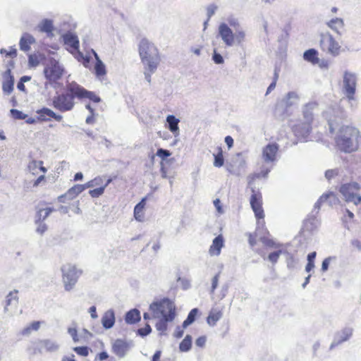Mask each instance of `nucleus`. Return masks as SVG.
Returning <instances> with one entry per match:
<instances>
[{"instance_id": "32", "label": "nucleus", "mask_w": 361, "mask_h": 361, "mask_svg": "<svg viewBox=\"0 0 361 361\" xmlns=\"http://www.w3.org/2000/svg\"><path fill=\"white\" fill-rule=\"evenodd\" d=\"M318 51L314 49H310L305 51L303 54V58L305 61L317 64L319 63Z\"/></svg>"}, {"instance_id": "20", "label": "nucleus", "mask_w": 361, "mask_h": 361, "mask_svg": "<svg viewBox=\"0 0 361 361\" xmlns=\"http://www.w3.org/2000/svg\"><path fill=\"white\" fill-rule=\"evenodd\" d=\"M327 202L330 206L336 204L338 202V199L334 192H329L322 195L317 202L314 204V209L319 210L322 203Z\"/></svg>"}, {"instance_id": "24", "label": "nucleus", "mask_w": 361, "mask_h": 361, "mask_svg": "<svg viewBox=\"0 0 361 361\" xmlns=\"http://www.w3.org/2000/svg\"><path fill=\"white\" fill-rule=\"evenodd\" d=\"M64 44L69 46L75 51L79 49V39L76 35L68 32L63 35Z\"/></svg>"}, {"instance_id": "1", "label": "nucleus", "mask_w": 361, "mask_h": 361, "mask_svg": "<svg viewBox=\"0 0 361 361\" xmlns=\"http://www.w3.org/2000/svg\"><path fill=\"white\" fill-rule=\"evenodd\" d=\"M327 119L329 131L332 133L337 128L338 130L334 137L336 147L345 153H351L357 150L359 147L358 137L360 131L357 128L350 126H340L342 112L337 109H329L324 113Z\"/></svg>"}, {"instance_id": "33", "label": "nucleus", "mask_w": 361, "mask_h": 361, "mask_svg": "<svg viewBox=\"0 0 361 361\" xmlns=\"http://www.w3.org/2000/svg\"><path fill=\"white\" fill-rule=\"evenodd\" d=\"M270 172V169H262L259 173L251 174L247 177L248 179V186L252 188L254 186V181L256 178H267L269 173Z\"/></svg>"}, {"instance_id": "4", "label": "nucleus", "mask_w": 361, "mask_h": 361, "mask_svg": "<svg viewBox=\"0 0 361 361\" xmlns=\"http://www.w3.org/2000/svg\"><path fill=\"white\" fill-rule=\"evenodd\" d=\"M153 317L155 319H164L167 316L176 317V307L174 303L169 298L152 302L149 305Z\"/></svg>"}, {"instance_id": "5", "label": "nucleus", "mask_w": 361, "mask_h": 361, "mask_svg": "<svg viewBox=\"0 0 361 361\" xmlns=\"http://www.w3.org/2000/svg\"><path fill=\"white\" fill-rule=\"evenodd\" d=\"M357 75L355 73L345 71L343 75L342 92L345 96L350 106H353V102L355 100V94L357 87Z\"/></svg>"}, {"instance_id": "10", "label": "nucleus", "mask_w": 361, "mask_h": 361, "mask_svg": "<svg viewBox=\"0 0 361 361\" xmlns=\"http://www.w3.org/2000/svg\"><path fill=\"white\" fill-rule=\"evenodd\" d=\"M252 195L250 197V205L257 219H260L264 217L262 209V195L256 190L255 187L251 188Z\"/></svg>"}, {"instance_id": "63", "label": "nucleus", "mask_w": 361, "mask_h": 361, "mask_svg": "<svg viewBox=\"0 0 361 361\" xmlns=\"http://www.w3.org/2000/svg\"><path fill=\"white\" fill-rule=\"evenodd\" d=\"M351 245L357 248L359 251H361V242L357 239H354L351 241Z\"/></svg>"}, {"instance_id": "35", "label": "nucleus", "mask_w": 361, "mask_h": 361, "mask_svg": "<svg viewBox=\"0 0 361 361\" xmlns=\"http://www.w3.org/2000/svg\"><path fill=\"white\" fill-rule=\"evenodd\" d=\"M53 209L51 207H47L45 209H39L36 215L35 224H38V222H43L49 214L53 212Z\"/></svg>"}, {"instance_id": "49", "label": "nucleus", "mask_w": 361, "mask_h": 361, "mask_svg": "<svg viewBox=\"0 0 361 361\" xmlns=\"http://www.w3.org/2000/svg\"><path fill=\"white\" fill-rule=\"evenodd\" d=\"M339 173L338 169H329L325 172V178L330 180L331 178L337 176Z\"/></svg>"}, {"instance_id": "21", "label": "nucleus", "mask_w": 361, "mask_h": 361, "mask_svg": "<svg viewBox=\"0 0 361 361\" xmlns=\"http://www.w3.org/2000/svg\"><path fill=\"white\" fill-rule=\"evenodd\" d=\"M299 102V96L295 92H289L283 98L281 104L286 109L297 105Z\"/></svg>"}, {"instance_id": "3", "label": "nucleus", "mask_w": 361, "mask_h": 361, "mask_svg": "<svg viewBox=\"0 0 361 361\" xmlns=\"http://www.w3.org/2000/svg\"><path fill=\"white\" fill-rule=\"evenodd\" d=\"M77 82H68L66 85L65 91L61 94L55 95L52 98V106L54 109L61 112L71 111L75 106V98H78V90L75 89Z\"/></svg>"}, {"instance_id": "41", "label": "nucleus", "mask_w": 361, "mask_h": 361, "mask_svg": "<svg viewBox=\"0 0 361 361\" xmlns=\"http://www.w3.org/2000/svg\"><path fill=\"white\" fill-rule=\"evenodd\" d=\"M214 166L215 167H221L224 164V158L223 156V151L221 147H218V153L214 154Z\"/></svg>"}, {"instance_id": "40", "label": "nucleus", "mask_w": 361, "mask_h": 361, "mask_svg": "<svg viewBox=\"0 0 361 361\" xmlns=\"http://www.w3.org/2000/svg\"><path fill=\"white\" fill-rule=\"evenodd\" d=\"M197 312V308H193L190 310L186 319L183 323V328H186L188 326L192 324L195 322Z\"/></svg>"}, {"instance_id": "11", "label": "nucleus", "mask_w": 361, "mask_h": 361, "mask_svg": "<svg viewBox=\"0 0 361 361\" xmlns=\"http://www.w3.org/2000/svg\"><path fill=\"white\" fill-rule=\"evenodd\" d=\"M133 347L134 343L133 341L116 339L113 343L112 351L119 358H123Z\"/></svg>"}, {"instance_id": "6", "label": "nucleus", "mask_w": 361, "mask_h": 361, "mask_svg": "<svg viewBox=\"0 0 361 361\" xmlns=\"http://www.w3.org/2000/svg\"><path fill=\"white\" fill-rule=\"evenodd\" d=\"M61 271L65 290L70 291L75 286L82 271L71 264L63 265Z\"/></svg>"}, {"instance_id": "59", "label": "nucleus", "mask_w": 361, "mask_h": 361, "mask_svg": "<svg viewBox=\"0 0 361 361\" xmlns=\"http://www.w3.org/2000/svg\"><path fill=\"white\" fill-rule=\"evenodd\" d=\"M331 259L332 258L331 257H329L325 258L323 260V262L322 263V268H321V269H322V271L323 272H325V271H326L328 270L329 266V264H330V262H331Z\"/></svg>"}, {"instance_id": "55", "label": "nucleus", "mask_w": 361, "mask_h": 361, "mask_svg": "<svg viewBox=\"0 0 361 361\" xmlns=\"http://www.w3.org/2000/svg\"><path fill=\"white\" fill-rule=\"evenodd\" d=\"M228 25L233 27H234L235 29V30L237 29H239L240 27V23H239V21L237 18H233V17H230L228 18Z\"/></svg>"}, {"instance_id": "12", "label": "nucleus", "mask_w": 361, "mask_h": 361, "mask_svg": "<svg viewBox=\"0 0 361 361\" xmlns=\"http://www.w3.org/2000/svg\"><path fill=\"white\" fill-rule=\"evenodd\" d=\"M279 145L276 142H270L262 148V158L266 164L275 162L279 152Z\"/></svg>"}, {"instance_id": "7", "label": "nucleus", "mask_w": 361, "mask_h": 361, "mask_svg": "<svg viewBox=\"0 0 361 361\" xmlns=\"http://www.w3.org/2000/svg\"><path fill=\"white\" fill-rule=\"evenodd\" d=\"M43 73L45 78L51 84L62 77L64 73V68L59 61L51 58L44 67Z\"/></svg>"}, {"instance_id": "48", "label": "nucleus", "mask_w": 361, "mask_h": 361, "mask_svg": "<svg viewBox=\"0 0 361 361\" xmlns=\"http://www.w3.org/2000/svg\"><path fill=\"white\" fill-rule=\"evenodd\" d=\"M152 331V328L149 324H147L145 327L140 328L137 330V334L142 337L146 336Z\"/></svg>"}, {"instance_id": "37", "label": "nucleus", "mask_w": 361, "mask_h": 361, "mask_svg": "<svg viewBox=\"0 0 361 361\" xmlns=\"http://www.w3.org/2000/svg\"><path fill=\"white\" fill-rule=\"evenodd\" d=\"M145 204V199H142L141 202L137 204L134 208V216L136 220L142 221L143 218V209Z\"/></svg>"}, {"instance_id": "17", "label": "nucleus", "mask_w": 361, "mask_h": 361, "mask_svg": "<svg viewBox=\"0 0 361 361\" xmlns=\"http://www.w3.org/2000/svg\"><path fill=\"white\" fill-rule=\"evenodd\" d=\"M84 191V187L82 185H75L71 188L65 194L59 196V202L65 203L67 200L75 198L77 195Z\"/></svg>"}, {"instance_id": "57", "label": "nucleus", "mask_w": 361, "mask_h": 361, "mask_svg": "<svg viewBox=\"0 0 361 361\" xmlns=\"http://www.w3.org/2000/svg\"><path fill=\"white\" fill-rule=\"evenodd\" d=\"M36 231L37 233L42 235L47 230V225L43 222H38Z\"/></svg>"}, {"instance_id": "18", "label": "nucleus", "mask_w": 361, "mask_h": 361, "mask_svg": "<svg viewBox=\"0 0 361 361\" xmlns=\"http://www.w3.org/2000/svg\"><path fill=\"white\" fill-rule=\"evenodd\" d=\"M76 88H77V89H75L76 91L78 90V92H76L78 94V99L87 98L94 102H96V103H98L100 102L101 99H100L99 97H98L97 94H95L93 92L87 90L83 87L78 85V83H77Z\"/></svg>"}, {"instance_id": "43", "label": "nucleus", "mask_w": 361, "mask_h": 361, "mask_svg": "<svg viewBox=\"0 0 361 361\" xmlns=\"http://www.w3.org/2000/svg\"><path fill=\"white\" fill-rule=\"evenodd\" d=\"M245 32L243 29H237L234 33V44H241L245 38Z\"/></svg>"}, {"instance_id": "22", "label": "nucleus", "mask_w": 361, "mask_h": 361, "mask_svg": "<svg viewBox=\"0 0 361 361\" xmlns=\"http://www.w3.org/2000/svg\"><path fill=\"white\" fill-rule=\"evenodd\" d=\"M317 104L315 102H310L304 106L302 109V116L304 122H308L312 124L314 119V110L317 108Z\"/></svg>"}, {"instance_id": "34", "label": "nucleus", "mask_w": 361, "mask_h": 361, "mask_svg": "<svg viewBox=\"0 0 361 361\" xmlns=\"http://www.w3.org/2000/svg\"><path fill=\"white\" fill-rule=\"evenodd\" d=\"M174 319L172 316H167L164 319H158L159 321L156 324L157 330L164 333L167 330L168 323L171 322Z\"/></svg>"}, {"instance_id": "29", "label": "nucleus", "mask_w": 361, "mask_h": 361, "mask_svg": "<svg viewBox=\"0 0 361 361\" xmlns=\"http://www.w3.org/2000/svg\"><path fill=\"white\" fill-rule=\"evenodd\" d=\"M41 347L45 348L46 351L54 353L59 349V345L56 341L51 339H44L39 341Z\"/></svg>"}, {"instance_id": "47", "label": "nucleus", "mask_w": 361, "mask_h": 361, "mask_svg": "<svg viewBox=\"0 0 361 361\" xmlns=\"http://www.w3.org/2000/svg\"><path fill=\"white\" fill-rule=\"evenodd\" d=\"M218 9V6L214 4H209L207 7V20H209V19L211 18V17L214 15V13H216V11H217Z\"/></svg>"}, {"instance_id": "16", "label": "nucleus", "mask_w": 361, "mask_h": 361, "mask_svg": "<svg viewBox=\"0 0 361 361\" xmlns=\"http://www.w3.org/2000/svg\"><path fill=\"white\" fill-rule=\"evenodd\" d=\"M353 332V328L349 326L345 327L341 331H338L330 345V349H333L334 347L338 345L343 342L348 341L351 337Z\"/></svg>"}, {"instance_id": "15", "label": "nucleus", "mask_w": 361, "mask_h": 361, "mask_svg": "<svg viewBox=\"0 0 361 361\" xmlns=\"http://www.w3.org/2000/svg\"><path fill=\"white\" fill-rule=\"evenodd\" d=\"M2 90L3 92L9 95L12 93L14 89V77L11 73L10 68H8L3 74Z\"/></svg>"}, {"instance_id": "30", "label": "nucleus", "mask_w": 361, "mask_h": 361, "mask_svg": "<svg viewBox=\"0 0 361 361\" xmlns=\"http://www.w3.org/2000/svg\"><path fill=\"white\" fill-rule=\"evenodd\" d=\"M18 290H15L13 291L9 292V293L6 297V305L4 307V311L5 313L8 312V306L11 305L13 303L16 306L18 302V297L17 296Z\"/></svg>"}, {"instance_id": "51", "label": "nucleus", "mask_w": 361, "mask_h": 361, "mask_svg": "<svg viewBox=\"0 0 361 361\" xmlns=\"http://www.w3.org/2000/svg\"><path fill=\"white\" fill-rule=\"evenodd\" d=\"M156 155L164 160L171 155V152L167 149L159 148L157 151Z\"/></svg>"}, {"instance_id": "62", "label": "nucleus", "mask_w": 361, "mask_h": 361, "mask_svg": "<svg viewBox=\"0 0 361 361\" xmlns=\"http://www.w3.org/2000/svg\"><path fill=\"white\" fill-rule=\"evenodd\" d=\"M17 56V49L15 46L11 47L10 50L7 53V57L16 58Z\"/></svg>"}, {"instance_id": "36", "label": "nucleus", "mask_w": 361, "mask_h": 361, "mask_svg": "<svg viewBox=\"0 0 361 361\" xmlns=\"http://www.w3.org/2000/svg\"><path fill=\"white\" fill-rule=\"evenodd\" d=\"M39 29L42 32L51 33L54 30L53 22L49 19H44L39 25Z\"/></svg>"}, {"instance_id": "25", "label": "nucleus", "mask_w": 361, "mask_h": 361, "mask_svg": "<svg viewBox=\"0 0 361 361\" xmlns=\"http://www.w3.org/2000/svg\"><path fill=\"white\" fill-rule=\"evenodd\" d=\"M34 43H35L34 37L28 33H25L20 39V49L25 52L28 51L30 49V45Z\"/></svg>"}, {"instance_id": "26", "label": "nucleus", "mask_w": 361, "mask_h": 361, "mask_svg": "<svg viewBox=\"0 0 361 361\" xmlns=\"http://www.w3.org/2000/svg\"><path fill=\"white\" fill-rule=\"evenodd\" d=\"M102 324L104 329H109L115 324V313L113 310H107L102 318Z\"/></svg>"}, {"instance_id": "45", "label": "nucleus", "mask_w": 361, "mask_h": 361, "mask_svg": "<svg viewBox=\"0 0 361 361\" xmlns=\"http://www.w3.org/2000/svg\"><path fill=\"white\" fill-rule=\"evenodd\" d=\"M10 113L15 119H25L27 117L26 114L16 109H11Z\"/></svg>"}, {"instance_id": "50", "label": "nucleus", "mask_w": 361, "mask_h": 361, "mask_svg": "<svg viewBox=\"0 0 361 361\" xmlns=\"http://www.w3.org/2000/svg\"><path fill=\"white\" fill-rule=\"evenodd\" d=\"M282 251L278 250L276 252H271L269 256L268 259L270 262H271L273 264H275L277 262L280 255H281Z\"/></svg>"}, {"instance_id": "14", "label": "nucleus", "mask_w": 361, "mask_h": 361, "mask_svg": "<svg viewBox=\"0 0 361 361\" xmlns=\"http://www.w3.org/2000/svg\"><path fill=\"white\" fill-rule=\"evenodd\" d=\"M312 130V124L308 122L298 121L293 126V132L299 140H305Z\"/></svg>"}, {"instance_id": "44", "label": "nucleus", "mask_w": 361, "mask_h": 361, "mask_svg": "<svg viewBox=\"0 0 361 361\" xmlns=\"http://www.w3.org/2000/svg\"><path fill=\"white\" fill-rule=\"evenodd\" d=\"M73 350L79 355L86 357L89 354V348L87 346L75 347Z\"/></svg>"}, {"instance_id": "42", "label": "nucleus", "mask_w": 361, "mask_h": 361, "mask_svg": "<svg viewBox=\"0 0 361 361\" xmlns=\"http://www.w3.org/2000/svg\"><path fill=\"white\" fill-rule=\"evenodd\" d=\"M94 71L97 77L104 76L106 73V66L102 61L96 62L94 65Z\"/></svg>"}, {"instance_id": "60", "label": "nucleus", "mask_w": 361, "mask_h": 361, "mask_svg": "<svg viewBox=\"0 0 361 361\" xmlns=\"http://www.w3.org/2000/svg\"><path fill=\"white\" fill-rule=\"evenodd\" d=\"M43 164L42 161H32L30 163L28 168L30 171L34 170Z\"/></svg>"}, {"instance_id": "31", "label": "nucleus", "mask_w": 361, "mask_h": 361, "mask_svg": "<svg viewBox=\"0 0 361 361\" xmlns=\"http://www.w3.org/2000/svg\"><path fill=\"white\" fill-rule=\"evenodd\" d=\"M222 312L220 310H212L207 318V324L211 326H214L216 322L222 317Z\"/></svg>"}, {"instance_id": "64", "label": "nucleus", "mask_w": 361, "mask_h": 361, "mask_svg": "<svg viewBox=\"0 0 361 361\" xmlns=\"http://www.w3.org/2000/svg\"><path fill=\"white\" fill-rule=\"evenodd\" d=\"M225 142L227 145L228 149L231 148L233 145V139L228 135L225 137Z\"/></svg>"}, {"instance_id": "58", "label": "nucleus", "mask_w": 361, "mask_h": 361, "mask_svg": "<svg viewBox=\"0 0 361 361\" xmlns=\"http://www.w3.org/2000/svg\"><path fill=\"white\" fill-rule=\"evenodd\" d=\"M277 78H278V74L275 71L274 80L267 87L266 94H269L276 87Z\"/></svg>"}, {"instance_id": "38", "label": "nucleus", "mask_w": 361, "mask_h": 361, "mask_svg": "<svg viewBox=\"0 0 361 361\" xmlns=\"http://www.w3.org/2000/svg\"><path fill=\"white\" fill-rule=\"evenodd\" d=\"M37 114H39V118L42 121H49V118H51L54 115V111L51 109L44 107L37 111Z\"/></svg>"}, {"instance_id": "54", "label": "nucleus", "mask_w": 361, "mask_h": 361, "mask_svg": "<svg viewBox=\"0 0 361 361\" xmlns=\"http://www.w3.org/2000/svg\"><path fill=\"white\" fill-rule=\"evenodd\" d=\"M28 63L30 67H36L39 65V61L36 56L30 55L28 57Z\"/></svg>"}, {"instance_id": "53", "label": "nucleus", "mask_w": 361, "mask_h": 361, "mask_svg": "<svg viewBox=\"0 0 361 361\" xmlns=\"http://www.w3.org/2000/svg\"><path fill=\"white\" fill-rule=\"evenodd\" d=\"M68 333L70 334V336L72 337L74 342H78L79 338L78 336V331L76 328L75 327H69L68 329Z\"/></svg>"}, {"instance_id": "39", "label": "nucleus", "mask_w": 361, "mask_h": 361, "mask_svg": "<svg viewBox=\"0 0 361 361\" xmlns=\"http://www.w3.org/2000/svg\"><path fill=\"white\" fill-rule=\"evenodd\" d=\"M192 345V336L187 335L180 342L179 349L181 352H188L190 350Z\"/></svg>"}, {"instance_id": "2", "label": "nucleus", "mask_w": 361, "mask_h": 361, "mask_svg": "<svg viewBox=\"0 0 361 361\" xmlns=\"http://www.w3.org/2000/svg\"><path fill=\"white\" fill-rule=\"evenodd\" d=\"M139 54L145 69L155 73L160 62L159 50L147 39L143 38L139 44Z\"/></svg>"}, {"instance_id": "9", "label": "nucleus", "mask_w": 361, "mask_h": 361, "mask_svg": "<svg viewBox=\"0 0 361 361\" xmlns=\"http://www.w3.org/2000/svg\"><path fill=\"white\" fill-rule=\"evenodd\" d=\"M320 46L323 51L334 56H336L340 54L341 46L328 32L321 34Z\"/></svg>"}, {"instance_id": "8", "label": "nucleus", "mask_w": 361, "mask_h": 361, "mask_svg": "<svg viewBox=\"0 0 361 361\" xmlns=\"http://www.w3.org/2000/svg\"><path fill=\"white\" fill-rule=\"evenodd\" d=\"M360 189V185L356 182L343 184L340 188V192L343 195L346 202H353L357 205L361 203V196L357 194Z\"/></svg>"}, {"instance_id": "61", "label": "nucleus", "mask_w": 361, "mask_h": 361, "mask_svg": "<svg viewBox=\"0 0 361 361\" xmlns=\"http://www.w3.org/2000/svg\"><path fill=\"white\" fill-rule=\"evenodd\" d=\"M206 343V337L200 336L195 341V344L197 346L203 347Z\"/></svg>"}, {"instance_id": "27", "label": "nucleus", "mask_w": 361, "mask_h": 361, "mask_svg": "<svg viewBox=\"0 0 361 361\" xmlns=\"http://www.w3.org/2000/svg\"><path fill=\"white\" fill-rule=\"evenodd\" d=\"M141 319L140 312L137 309H133L127 312L125 316V321L128 324H133Z\"/></svg>"}, {"instance_id": "46", "label": "nucleus", "mask_w": 361, "mask_h": 361, "mask_svg": "<svg viewBox=\"0 0 361 361\" xmlns=\"http://www.w3.org/2000/svg\"><path fill=\"white\" fill-rule=\"evenodd\" d=\"M104 192V187H98L95 189L90 190L89 191V194L91 195L92 197L96 198L101 196Z\"/></svg>"}, {"instance_id": "52", "label": "nucleus", "mask_w": 361, "mask_h": 361, "mask_svg": "<svg viewBox=\"0 0 361 361\" xmlns=\"http://www.w3.org/2000/svg\"><path fill=\"white\" fill-rule=\"evenodd\" d=\"M212 59L216 64H222L224 61L223 56L219 53H218L216 49L214 50Z\"/></svg>"}, {"instance_id": "28", "label": "nucleus", "mask_w": 361, "mask_h": 361, "mask_svg": "<svg viewBox=\"0 0 361 361\" xmlns=\"http://www.w3.org/2000/svg\"><path fill=\"white\" fill-rule=\"evenodd\" d=\"M166 123L169 130L176 136L179 133V119L173 115H169L166 117Z\"/></svg>"}, {"instance_id": "56", "label": "nucleus", "mask_w": 361, "mask_h": 361, "mask_svg": "<svg viewBox=\"0 0 361 361\" xmlns=\"http://www.w3.org/2000/svg\"><path fill=\"white\" fill-rule=\"evenodd\" d=\"M219 275H220V274H219V273H218L217 274H216V275L212 278V280L211 293H214V292L215 289H216V288H217V286H218Z\"/></svg>"}, {"instance_id": "23", "label": "nucleus", "mask_w": 361, "mask_h": 361, "mask_svg": "<svg viewBox=\"0 0 361 361\" xmlns=\"http://www.w3.org/2000/svg\"><path fill=\"white\" fill-rule=\"evenodd\" d=\"M326 25L338 35H341L343 34V31L344 30V21L342 18H332L326 23Z\"/></svg>"}, {"instance_id": "19", "label": "nucleus", "mask_w": 361, "mask_h": 361, "mask_svg": "<svg viewBox=\"0 0 361 361\" xmlns=\"http://www.w3.org/2000/svg\"><path fill=\"white\" fill-rule=\"evenodd\" d=\"M224 245V238L222 235H219L212 241V244L209 250V255L211 256H219L221 254V250Z\"/></svg>"}, {"instance_id": "13", "label": "nucleus", "mask_w": 361, "mask_h": 361, "mask_svg": "<svg viewBox=\"0 0 361 361\" xmlns=\"http://www.w3.org/2000/svg\"><path fill=\"white\" fill-rule=\"evenodd\" d=\"M218 35L227 47H230L234 45V33L228 24L221 23L219 25Z\"/></svg>"}]
</instances>
